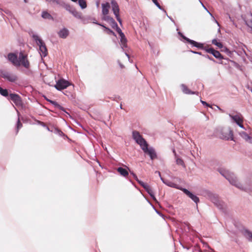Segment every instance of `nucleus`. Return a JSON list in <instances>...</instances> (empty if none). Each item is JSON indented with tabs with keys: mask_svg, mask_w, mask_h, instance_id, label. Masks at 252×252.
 Returning a JSON list of instances; mask_svg holds the SVG:
<instances>
[{
	"mask_svg": "<svg viewBox=\"0 0 252 252\" xmlns=\"http://www.w3.org/2000/svg\"><path fill=\"white\" fill-rule=\"evenodd\" d=\"M132 137L135 142L139 145L143 152L150 156L151 159L156 158L157 155L154 149L149 147L147 142L138 131H133Z\"/></svg>",
	"mask_w": 252,
	"mask_h": 252,
	"instance_id": "1",
	"label": "nucleus"
},
{
	"mask_svg": "<svg viewBox=\"0 0 252 252\" xmlns=\"http://www.w3.org/2000/svg\"><path fill=\"white\" fill-rule=\"evenodd\" d=\"M218 171L232 185L242 190L247 189V186L240 181L233 173L224 168H220Z\"/></svg>",
	"mask_w": 252,
	"mask_h": 252,
	"instance_id": "2",
	"label": "nucleus"
},
{
	"mask_svg": "<svg viewBox=\"0 0 252 252\" xmlns=\"http://www.w3.org/2000/svg\"><path fill=\"white\" fill-rule=\"evenodd\" d=\"M8 59L15 66H23L26 68L30 67V63L27 59V55L22 52L18 55L14 53H10L8 55Z\"/></svg>",
	"mask_w": 252,
	"mask_h": 252,
	"instance_id": "3",
	"label": "nucleus"
},
{
	"mask_svg": "<svg viewBox=\"0 0 252 252\" xmlns=\"http://www.w3.org/2000/svg\"><path fill=\"white\" fill-rule=\"evenodd\" d=\"M102 7V19L110 24L111 27L115 29L117 27V23L113 18L109 15L110 5L109 3L105 2L101 4Z\"/></svg>",
	"mask_w": 252,
	"mask_h": 252,
	"instance_id": "4",
	"label": "nucleus"
},
{
	"mask_svg": "<svg viewBox=\"0 0 252 252\" xmlns=\"http://www.w3.org/2000/svg\"><path fill=\"white\" fill-rule=\"evenodd\" d=\"M32 37L39 46V53L41 58L46 56L47 55V50L44 42L37 34H33Z\"/></svg>",
	"mask_w": 252,
	"mask_h": 252,
	"instance_id": "5",
	"label": "nucleus"
},
{
	"mask_svg": "<svg viewBox=\"0 0 252 252\" xmlns=\"http://www.w3.org/2000/svg\"><path fill=\"white\" fill-rule=\"evenodd\" d=\"M208 196L212 202L219 209H221L223 208L224 203L219 199L217 194L209 192L208 193Z\"/></svg>",
	"mask_w": 252,
	"mask_h": 252,
	"instance_id": "6",
	"label": "nucleus"
},
{
	"mask_svg": "<svg viewBox=\"0 0 252 252\" xmlns=\"http://www.w3.org/2000/svg\"><path fill=\"white\" fill-rule=\"evenodd\" d=\"M229 116L233 120V121L236 123L240 127L245 129L242 123L243 122V118L241 114L239 113H236L235 114H229Z\"/></svg>",
	"mask_w": 252,
	"mask_h": 252,
	"instance_id": "7",
	"label": "nucleus"
},
{
	"mask_svg": "<svg viewBox=\"0 0 252 252\" xmlns=\"http://www.w3.org/2000/svg\"><path fill=\"white\" fill-rule=\"evenodd\" d=\"M112 9L114 14L115 15L117 21L120 24H122V20L119 16L120 9L118 4L115 0H112L111 2Z\"/></svg>",
	"mask_w": 252,
	"mask_h": 252,
	"instance_id": "8",
	"label": "nucleus"
},
{
	"mask_svg": "<svg viewBox=\"0 0 252 252\" xmlns=\"http://www.w3.org/2000/svg\"><path fill=\"white\" fill-rule=\"evenodd\" d=\"M71 85V83L67 80L63 79H61L57 82L56 84L55 85V87L58 90L61 91L66 88L68 86Z\"/></svg>",
	"mask_w": 252,
	"mask_h": 252,
	"instance_id": "9",
	"label": "nucleus"
},
{
	"mask_svg": "<svg viewBox=\"0 0 252 252\" xmlns=\"http://www.w3.org/2000/svg\"><path fill=\"white\" fill-rule=\"evenodd\" d=\"M117 32L119 33L120 36V44L121 48L124 51V48L127 47L126 42L127 40L125 37V34L122 32L121 30L118 27V25L117 24V27H115Z\"/></svg>",
	"mask_w": 252,
	"mask_h": 252,
	"instance_id": "10",
	"label": "nucleus"
},
{
	"mask_svg": "<svg viewBox=\"0 0 252 252\" xmlns=\"http://www.w3.org/2000/svg\"><path fill=\"white\" fill-rule=\"evenodd\" d=\"M1 76L11 82H14L17 80V76L15 74L10 72H3L1 74Z\"/></svg>",
	"mask_w": 252,
	"mask_h": 252,
	"instance_id": "11",
	"label": "nucleus"
},
{
	"mask_svg": "<svg viewBox=\"0 0 252 252\" xmlns=\"http://www.w3.org/2000/svg\"><path fill=\"white\" fill-rule=\"evenodd\" d=\"M178 34L181 35L184 39H185L187 41H188L189 43L192 44L193 46L198 47L199 48H202L203 47V45L201 43H198L194 40H191L186 36H184L182 33L180 32H178Z\"/></svg>",
	"mask_w": 252,
	"mask_h": 252,
	"instance_id": "12",
	"label": "nucleus"
},
{
	"mask_svg": "<svg viewBox=\"0 0 252 252\" xmlns=\"http://www.w3.org/2000/svg\"><path fill=\"white\" fill-rule=\"evenodd\" d=\"M181 190H182L187 195H188L196 203H197L199 202V198L194 194H192L188 189L184 188H181Z\"/></svg>",
	"mask_w": 252,
	"mask_h": 252,
	"instance_id": "13",
	"label": "nucleus"
},
{
	"mask_svg": "<svg viewBox=\"0 0 252 252\" xmlns=\"http://www.w3.org/2000/svg\"><path fill=\"white\" fill-rule=\"evenodd\" d=\"M160 179L161 180H162V181L163 182V183L164 184H165V185H166L167 186H169V187H172V188H176V189H180L181 190V188L180 187H179L178 185H176V184L171 182V181H169L168 180H164L162 177H160Z\"/></svg>",
	"mask_w": 252,
	"mask_h": 252,
	"instance_id": "14",
	"label": "nucleus"
},
{
	"mask_svg": "<svg viewBox=\"0 0 252 252\" xmlns=\"http://www.w3.org/2000/svg\"><path fill=\"white\" fill-rule=\"evenodd\" d=\"M10 99L16 104L20 105L21 102V100L20 96L16 94H10Z\"/></svg>",
	"mask_w": 252,
	"mask_h": 252,
	"instance_id": "15",
	"label": "nucleus"
},
{
	"mask_svg": "<svg viewBox=\"0 0 252 252\" xmlns=\"http://www.w3.org/2000/svg\"><path fill=\"white\" fill-rule=\"evenodd\" d=\"M59 36L62 38H65L69 34V31L66 28L61 29L58 32Z\"/></svg>",
	"mask_w": 252,
	"mask_h": 252,
	"instance_id": "16",
	"label": "nucleus"
},
{
	"mask_svg": "<svg viewBox=\"0 0 252 252\" xmlns=\"http://www.w3.org/2000/svg\"><path fill=\"white\" fill-rule=\"evenodd\" d=\"M239 135L246 141L252 142V137H250L246 132L241 131L239 132Z\"/></svg>",
	"mask_w": 252,
	"mask_h": 252,
	"instance_id": "17",
	"label": "nucleus"
},
{
	"mask_svg": "<svg viewBox=\"0 0 252 252\" xmlns=\"http://www.w3.org/2000/svg\"><path fill=\"white\" fill-rule=\"evenodd\" d=\"M181 88L182 92L186 94H194L195 92L190 91L185 85L182 84Z\"/></svg>",
	"mask_w": 252,
	"mask_h": 252,
	"instance_id": "18",
	"label": "nucleus"
},
{
	"mask_svg": "<svg viewBox=\"0 0 252 252\" xmlns=\"http://www.w3.org/2000/svg\"><path fill=\"white\" fill-rule=\"evenodd\" d=\"M117 171L123 176L126 177L128 175V172L126 169L122 167H118L117 168Z\"/></svg>",
	"mask_w": 252,
	"mask_h": 252,
	"instance_id": "19",
	"label": "nucleus"
},
{
	"mask_svg": "<svg viewBox=\"0 0 252 252\" xmlns=\"http://www.w3.org/2000/svg\"><path fill=\"white\" fill-rule=\"evenodd\" d=\"M244 234L245 236L250 241H252V232L248 229L244 231Z\"/></svg>",
	"mask_w": 252,
	"mask_h": 252,
	"instance_id": "20",
	"label": "nucleus"
},
{
	"mask_svg": "<svg viewBox=\"0 0 252 252\" xmlns=\"http://www.w3.org/2000/svg\"><path fill=\"white\" fill-rule=\"evenodd\" d=\"M69 12L71 13L76 18L78 19L81 18V14L77 11L75 9H74L72 10H69Z\"/></svg>",
	"mask_w": 252,
	"mask_h": 252,
	"instance_id": "21",
	"label": "nucleus"
},
{
	"mask_svg": "<svg viewBox=\"0 0 252 252\" xmlns=\"http://www.w3.org/2000/svg\"><path fill=\"white\" fill-rule=\"evenodd\" d=\"M78 4L82 9H85L87 7V3L85 0H79Z\"/></svg>",
	"mask_w": 252,
	"mask_h": 252,
	"instance_id": "22",
	"label": "nucleus"
},
{
	"mask_svg": "<svg viewBox=\"0 0 252 252\" xmlns=\"http://www.w3.org/2000/svg\"><path fill=\"white\" fill-rule=\"evenodd\" d=\"M212 55L217 59H222L223 58L220 53L216 50H214V52L212 53Z\"/></svg>",
	"mask_w": 252,
	"mask_h": 252,
	"instance_id": "23",
	"label": "nucleus"
},
{
	"mask_svg": "<svg viewBox=\"0 0 252 252\" xmlns=\"http://www.w3.org/2000/svg\"><path fill=\"white\" fill-rule=\"evenodd\" d=\"M227 140H234L233 131L231 130H228V134L224 137Z\"/></svg>",
	"mask_w": 252,
	"mask_h": 252,
	"instance_id": "24",
	"label": "nucleus"
},
{
	"mask_svg": "<svg viewBox=\"0 0 252 252\" xmlns=\"http://www.w3.org/2000/svg\"><path fill=\"white\" fill-rule=\"evenodd\" d=\"M145 190L148 192V193L150 195V196L154 200H156V197L153 194V191L149 186L148 187L147 189H145Z\"/></svg>",
	"mask_w": 252,
	"mask_h": 252,
	"instance_id": "25",
	"label": "nucleus"
},
{
	"mask_svg": "<svg viewBox=\"0 0 252 252\" xmlns=\"http://www.w3.org/2000/svg\"><path fill=\"white\" fill-rule=\"evenodd\" d=\"M212 43L215 45H216L217 46H218L219 48H223V45L222 44L220 43V42H219L217 41V39H214L213 40H212Z\"/></svg>",
	"mask_w": 252,
	"mask_h": 252,
	"instance_id": "26",
	"label": "nucleus"
},
{
	"mask_svg": "<svg viewBox=\"0 0 252 252\" xmlns=\"http://www.w3.org/2000/svg\"><path fill=\"white\" fill-rule=\"evenodd\" d=\"M42 17L44 19H50L51 18V15L46 11H43L42 13Z\"/></svg>",
	"mask_w": 252,
	"mask_h": 252,
	"instance_id": "27",
	"label": "nucleus"
},
{
	"mask_svg": "<svg viewBox=\"0 0 252 252\" xmlns=\"http://www.w3.org/2000/svg\"><path fill=\"white\" fill-rule=\"evenodd\" d=\"M0 94L4 96H6L8 95V93L7 90L3 89L1 88H0Z\"/></svg>",
	"mask_w": 252,
	"mask_h": 252,
	"instance_id": "28",
	"label": "nucleus"
},
{
	"mask_svg": "<svg viewBox=\"0 0 252 252\" xmlns=\"http://www.w3.org/2000/svg\"><path fill=\"white\" fill-rule=\"evenodd\" d=\"M176 160L177 164L184 166V161L182 159L178 158H176Z\"/></svg>",
	"mask_w": 252,
	"mask_h": 252,
	"instance_id": "29",
	"label": "nucleus"
},
{
	"mask_svg": "<svg viewBox=\"0 0 252 252\" xmlns=\"http://www.w3.org/2000/svg\"><path fill=\"white\" fill-rule=\"evenodd\" d=\"M137 182H138V183L141 185L145 189H147L148 188V187L149 186L148 185L144 183V182H142L141 181H140L139 180H138L137 181Z\"/></svg>",
	"mask_w": 252,
	"mask_h": 252,
	"instance_id": "30",
	"label": "nucleus"
},
{
	"mask_svg": "<svg viewBox=\"0 0 252 252\" xmlns=\"http://www.w3.org/2000/svg\"><path fill=\"white\" fill-rule=\"evenodd\" d=\"M101 26L103 27V28H104L106 30H107V33H108V34H112L115 35V33L112 30H111L109 29L106 28V27H105L103 25H101Z\"/></svg>",
	"mask_w": 252,
	"mask_h": 252,
	"instance_id": "31",
	"label": "nucleus"
},
{
	"mask_svg": "<svg viewBox=\"0 0 252 252\" xmlns=\"http://www.w3.org/2000/svg\"><path fill=\"white\" fill-rule=\"evenodd\" d=\"M22 126V124L20 123V120H19V118H18V122H17V131L19 130V129L20 128H21Z\"/></svg>",
	"mask_w": 252,
	"mask_h": 252,
	"instance_id": "32",
	"label": "nucleus"
},
{
	"mask_svg": "<svg viewBox=\"0 0 252 252\" xmlns=\"http://www.w3.org/2000/svg\"><path fill=\"white\" fill-rule=\"evenodd\" d=\"M46 0L48 2L52 3H54V4H59V3L58 0Z\"/></svg>",
	"mask_w": 252,
	"mask_h": 252,
	"instance_id": "33",
	"label": "nucleus"
},
{
	"mask_svg": "<svg viewBox=\"0 0 252 252\" xmlns=\"http://www.w3.org/2000/svg\"><path fill=\"white\" fill-rule=\"evenodd\" d=\"M205 50L207 52H208L209 53H211L212 54V53H213L215 50L213 48H207Z\"/></svg>",
	"mask_w": 252,
	"mask_h": 252,
	"instance_id": "34",
	"label": "nucleus"
},
{
	"mask_svg": "<svg viewBox=\"0 0 252 252\" xmlns=\"http://www.w3.org/2000/svg\"><path fill=\"white\" fill-rule=\"evenodd\" d=\"M153 2L155 4V5L159 9H161V6L158 3L157 0H152Z\"/></svg>",
	"mask_w": 252,
	"mask_h": 252,
	"instance_id": "35",
	"label": "nucleus"
},
{
	"mask_svg": "<svg viewBox=\"0 0 252 252\" xmlns=\"http://www.w3.org/2000/svg\"><path fill=\"white\" fill-rule=\"evenodd\" d=\"M201 102L203 105H204L206 106H207V107H210L212 108V107L210 104H209L207 102H206L205 101L201 100Z\"/></svg>",
	"mask_w": 252,
	"mask_h": 252,
	"instance_id": "36",
	"label": "nucleus"
},
{
	"mask_svg": "<svg viewBox=\"0 0 252 252\" xmlns=\"http://www.w3.org/2000/svg\"><path fill=\"white\" fill-rule=\"evenodd\" d=\"M49 101H50L51 103L54 104L56 107H59L60 106V105L57 102H56L55 101H52V100H49Z\"/></svg>",
	"mask_w": 252,
	"mask_h": 252,
	"instance_id": "37",
	"label": "nucleus"
},
{
	"mask_svg": "<svg viewBox=\"0 0 252 252\" xmlns=\"http://www.w3.org/2000/svg\"><path fill=\"white\" fill-rule=\"evenodd\" d=\"M132 175H133V177L134 178V179L137 181L139 179H138L137 176L134 174L133 173H131Z\"/></svg>",
	"mask_w": 252,
	"mask_h": 252,
	"instance_id": "38",
	"label": "nucleus"
},
{
	"mask_svg": "<svg viewBox=\"0 0 252 252\" xmlns=\"http://www.w3.org/2000/svg\"><path fill=\"white\" fill-rule=\"evenodd\" d=\"M66 9L69 11V10H72L70 5H67L66 7Z\"/></svg>",
	"mask_w": 252,
	"mask_h": 252,
	"instance_id": "39",
	"label": "nucleus"
},
{
	"mask_svg": "<svg viewBox=\"0 0 252 252\" xmlns=\"http://www.w3.org/2000/svg\"><path fill=\"white\" fill-rule=\"evenodd\" d=\"M118 63L121 68H124V65L122 64L119 61H118Z\"/></svg>",
	"mask_w": 252,
	"mask_h": 252,
	"instance_id": "40",
	"label": "nucleus"
},
{
	"mask_svg": "<svg viewBox=\"0 0 252 252\" xmlns=\"http://www.w3.org/2000/svg\"><path fill=\"white\" fill-rule=\"evenodd\" d=\"M38 124H39L40 125L42 126H45L44 123H43V122L38 121Z\"/></svg>",
	"mask_w": 252,
	"mask_h": 252,
	"instance_id": "41",
	"label": "nucleus"
},
{
	"mask_svg": "<svg viewBox=\"0 0 252 252\" xmlns=\"http://www.w3.org/2000/svg\"><path fill=\"white\" fill-rule=\"evenodd\" d=\"M57 131L58 133L60 135H62V134H63V133L61 131H60V130H57Z\"/></svg>",
	"mask_w": 252,
	"mask_h": 252,
	"instance_id": "42",
	"label": "nucleus"
},
{
	"mask_svg": "<svg viewBox=\"0 0 252 252\" xmlns=\"http://www.w3.org/2000/svg\"><path fill=\"white\" fill-rule=\"evenodd\" d=\"M216 107H217V109H219V110H220L221 112H223V110H222L219 106L216 105Z\"/></svg>",
	"mask_w": 252,
	"mask_h": 252,
	"instance_id": "43",
	"label": "nucleus"
},
{
	"mask_svg": "<svg viewBox=\"0 0 252 252\" xmlns=\"http://www.w3.org/2000/svg\"><path fill=\"white\" fill-rule=\"evenodd\" d=\"M125 54H126V56L127 57L128 60H129V57L128 53L126 51H125Z\"/></svg>",
	"mask_w": 252,
	"mask_h": 252,
	"instance_id": "44",
	"label": "nucleus"
},
{
	"mask_svg": "<svg viewBox=\"0 0 252 252\" xmlns=\"http://www.w3.org/2000/svg\"><path fill=\"white\" fill-rule=\"evenodd\" d=\"M206 57H207V58H208L209 59L211 60H212V61H214V60H213V59H212L210 58L209 57V56H208V55H207V56H206Z\"/></svg>",
	"mask_w": 252,
	"mask_h": 252,
	"instance_id": "45",
	"label": "nucleus"
},
{
	"mask_svg": "<svg viewBox=\"0 0 252 252\" xmlns=\"http://www.w3.org/2000/svg\"><path fill=\"white\" fill-rule=\"evenodd\" d=\"M73 2H76L77 1H78L79 0H71Z\"/></svg>",
	"mask_w": 252,
	"mask_h": 252,
	"instance_id": "46",
	"label": "nucleus"
},
{
	"mask_svg": "<svg viewBox=\"0 0 252 252\" xmlns=\"http://www.w3.org/2000/svg\"><path fill=\"white\" fill-rule=\"evenodd\" d=\"M214 21H215V22L218 24V25L219 26H220V25H219V23L217 22V20H216L215 19H214Z\"/></svg>",
	"mask_w": 252,
	"mask_h": 252,
	"instance_id": "47",
	"label": "nucleus"
},
{
	"mask_svg": "<svg viewBox=\"0 0 252 252\" xmlns=\"http://www.w3.org/2000/svg\"><path fill=\"white\" fill-rule=\"evenodd\" d=\"M207 11H208V12L210 14V15L211 16H212V17L213 18V19H214V17L212 16V14H211V13H210V12H209V11H208L207 10Z\"/></svg>",
	"mask_w": 252,
	"mask_h": 252,
	"instance_id": "48",
	"label": "nucleus"
},
{
	"mask_svg": "<svg viewBox=\"0 0 252 252\" xmlns=\"http://www.w3.org/2000/svg\"><path fill=\"white\" fill-rule=\"evenodd\" d=\"M96 6H97V7H98L99 6V2H97Z\"/></svg>",
	"mask_w": 252,
	"mask_h": 252,
	"instance_id": "49",
	"label": "nucleus"
},
{
	"mask_svg": "<svg viewBox=\"0 0 252 252\" xmlns=\"http://www.w3.org/2000/svg\"><path fill=\"white\" fill-rule=\"evenodd\" d=\"M94 23L96 24H98V25H100V26H101V24H99L97 23L96 22H94Z\"/></svg>",
	"mask_w": 252,
	"mask_h": 252,
	"instance_id": "50",
	"label": "nucleus"
},
{
	"mask_svg": "<svg viewBox=\"0 0 252 252\" xmlns=\"http://www.w3.org/2000/svg\"><path fill=\"white\" fill-rule=\"evenodd\" d=\"M197 54L199 55H201V53L200 52H197Z\"/></svg>",
	"mask_w": 252,
	"mask_h": 252,
	"instance_id": "51",
	"label": "nucleus"
},
{
	"mask_svg": "<svg viewBox=\"0 0 252 252\" xmlns=\"http://www.w3.org/2000/svg\"><path fill=\"white\" fill-rule=\"evenodd\" d=\"M192 52L194 53V54H197V52L192 51Z\"/></svg>",
	"mask_w": 252,
	"mask_h": 252,
	"instance_id": "52",
	"label": "nucleus"
},
{
	"mask_svg": "<svg viewBox=\"0 0 252 252\" xmlns=\"http://www.w3.org/2000/svg\"><path fill=\"white\" fill-rule=\"evenodd\" d=\"M202 5H203V6L204 7V8L205 9H206V10H207V9H206V8L205 7V6H204L202 3Z\"/></svg>",
	"mask_w": 252,
	"mask_h": 252,
	"instance_id": "53",
	"label": "nucleus"
},
{
	"mask_svg": "<svg viewBox=\"0 0 252 252\" xmlns=\"http://www.w3.org/2000/svg\"><path fill=\"white\" fill-rule=\"evenodd\" d=\"M173 152L174 153L175 155L176 156V154H175V150H173Z\"/></svg>",
	"mask_w": 252,
	"mask_h": 252,
	"instance_id": "54",
	"label": "nucleus"
},
{
	"mask_svg": "<svg viewBox=\"0 0 252 252\" xmlns=\"http://www.w3.org/2000/svg\"><path fill=\"white\" fill-rule=\"evenodd\" d=\"M224 49H225V51H227L228 50L227 49L225 48H224Z\"/></svg>",
	"mask_w": 252,
	"mask_h": 252,
	"instance_id": "55",
	"label": "nucleus"
},
{
	"mask_svg": "<svg viewBox=\"0 0 252 252\" xmlns=\"http://www.w3.org/2000/svg\"><path fill=\"white\" fill-rule=\"evenodd\" d=\"M47 129L48 130H49V128L48 127H47Z\"/></svg>",
	"mask_w": 252,
	"mask_h": 252,
	"instance_id": "56",
	"label": "nucleus"
},
{
	"mask_svg": "<svg viewBox=\"0 0 252 252\" xmlns=\"http://www.w3.org/2000/svg\"><path fill=\"white\" fill-rule=\"evenodd\" d=\"M24 1H25V2H27V0H24Z\"/></svg>",
	"mask_w": 252,
	"mask_h": 252,
	"instance_id": "57",
	"label": "nucleus"
}]
</instances>
